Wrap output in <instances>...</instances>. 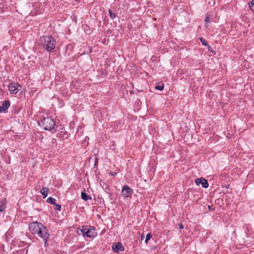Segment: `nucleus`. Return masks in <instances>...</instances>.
I'll use <instances>...</instances> for the list:
<instances>
[{
  "instance_id": "obj_15",
  "label": "nucleus",
  "mask_w": 254,
  "mask_h": 254,
  "mask_svg": "<svg viewBox=\"0 0 254 254\" xmlns=\"http://www.w3.org/2000/svg\"><path fill=\"white\" fill-rule=\"evenodd\" d=\"M109 13L110 17L112 19H114L116 17V14L115 13L113 12L111 9H109Z\"/></svg>"
},
{
  "instance_id": "obj_16",
  "label": "nucleus",
  "mask_w": 254,
  "mask_h": 254,
  "mask_svg": "<svg viewBox=\"0 0 254 254\" xmlns=\"http://www.w3.org/2000/svg\"><path fill=\"white\" fill-rule=\"evenodd\" d=\"M249 5L250 9L254 11V0H252L250 3H249Z\"/></svg>"
},
{
  "instance_id": "obj_2",
  "label": "nucleus",
  "mask_w": 254,
  "mask_h": 254,
  "mask_svg": "<svg viewBox=\"0 0 254 254\" xmlns=\"http://www.w3.org/2000/svg\"><path fill=\"white\" fill-rule=\"evenodd\" d=\"M40 126L43 127L45 130H51L55 129L54 127L55 126V122L51 118L47 117L43 118L41 122L39 123Z\"/></svg>"
},
{
  "instance_id": "obj_1",
  "label": "nucleus",
  "mask_w": 254,
  "mask_h": 254,
  "mask_svg": "<svg viewBox=\"0 0 254 254\" xmlns=\"http://www.w3.org/2000/svg\"><path fill=\"white\" fill-rule=\"evenodd\" d=\"M40 45L48 52H54L56 46L55 38L50 36H44L40 38Z\"/></svg>"
},
{
  "instance_id": "obj_25",
  "label": "nucleus",
  "mask_w": 254,
  "mask_h": 254,
  "mask_svg": "<svg viewBox=\"0 0 254 254\" xmlns=\"http://www.w3.org/2000/svg\"><path fill=\"white\" fill-rule=\"evenodd\" d=\"M208 207H209V209H210V206H208Z\"/></svg>"
},
{
  "instance_id": "obj_21",
  "label": "nucleus",
  "mask_w": 254,
  "mask_h": 254,
  "mask_svg": "<svg viewBox=\"0 0 254 254\" xmlns=\"http://www.w3.org/2000/svg\"><path fill=\"white\" fill-rule=\"evenodd\" d=\"M56 207H55V209L57 210H59V211H60L61 210V206L60 204H57L56 203V204H55V205Z\"/></svg>"
},
{
  "instance_id": "obj_11",
  "label": "nucleus",
  "mask_w": 254,
  "mask_h": 254,
  "mask_svg": "<svg viewBox=\"0 0 254 254\" xmlns=\"http://www.w3.org/2000/svg\"><path fill=\"white\" fill-rule=\"evenodd\" d=\"M81 198L85 201L91 199V197L87 195L85 192H81Z\"/></svg>"
},
{
  "instance_id": "obj_22",
  "label": "nucleus",
  "mask_w": 254,
  "mask_h": 254,
  "mask_svg": "<svg viewBox=\"0 0 254 254\" xmlns=\"http://www.w3.org/2000/svg\"><path fill=\"white\" fill-rule=\"evenodd\" d=\"M179 227L181 229H183L184 228V225L182 223L179 224Z\"/></svg>"
},
{
  "instance_id": "obj_10",
  "label": "nucleus",
  "mask_w": 254,
  "mask_h": 254,
  "mask_svg": "<svg viewBox=\"0 0 254 254\" xmlns=\"http://www.w3.org/2000/svg\"><path fill=\"white\" fill-rule=\"evenodd\" d=\"M49 191V188L47 187H43L40 190L41 193L42 194L43 198H45L48 195V192Z\"/></svg>"
},
{
  "instance_id": "obj_18",
  "label": "nucleus",
  "mask_w": 254,
  "mask_h": 254,
  "mask_svg": "<svg viewBox=\"0 0 254 254\" xmlns=\"http://www.w3.org/2000/svg\"><path fill=\"white\" fill-rule=\"evenodd\" d=\"M151 237H152V236H151V234H150V233L147 234L146 236V238H145V243L147 244L148 243V241L151 238Z\"/></svg>"
},
{
  "instance_id": "obj_6",
  "label": "nucleus",
  "mask_w": 254,
  "mask_h": 254,
  "mask_svg": "<svg viewBox=\"0 0 254 254\" xmlns=\"http://www.w3.org/2000/svg\"><path fill=\"white\" fill-rule=\"evenodd\" d=\"M18 86L19 85L15 82L9 83L8 85V89L10 93L11 94H16L19 91L18 89Z\"/></svg>"
},
{
  "instance_id": "obj_13",
  "label": "nucleus",
  "mask_w": 254,
  "mask_h": 254,
  "mask_svg": "<svg viewBox=\"0 0 254 254\" xmlns=\"http://www.w3.org/2000/svg\"><path fill=\"white\" fill-rule=\"evenodd\" d=\"M47 202L55 205V204H56V199L53 197H50L47 199Z\"/></svg>"
},
{
  "instance_id": "obj_3",
  "label": "nucleus",
  "mask_w": 254,
  "mask_h": 254,
  "mask_svg": "<svg viewBox=\"0 0 254 254\" xmlns=\"http://www.w3.org/2000/svg\"><path fill=\"white\" fill-rule=\"evenodd\" d=\"M35 235H37L38 237L43 239L45 241V245L47 244V241L50 235L47 228L43 224H42V227H40V229H39Z\"/></svg>"
},
{
  "instance_id": "obj_4",
  "label": "nucleus",
  "mask_w": 254,
  "mask_h": 254,
  "mask_svg": "<svg viewBox=\"0 0 254 254\" xmlns=\"http://www.w3.org/2000/svg\"><path fill=\"white\" fill-rule=\"evenodd\" d=\"M42 223L37 222H33L29 225V229L32 234H36L40 227H42Z\"/></svg>"
},
{
  "instance_id": "obj_23",
  "label": "nucleus",
  "mask_w": 254,
  "mask_h": 254,
  "mask_svg": "<svg viewBox=\"0 0 254 254\" xmlns=\"http://www.w3.org/2000/svg\"><path fill=\"white\" fill-rule=\"evenodd\" d=\"M5 111L4 109L3 108L2 106H0V112H3Z\"/></svg>"
},
{
  "instance_id": "obj_7",
  "label": "nucleus",
  "mask_w": 254,
  "mask_h": 254,
  "mask_svg": "<svg viewBox=\"0 0 254 254\" xmlns=\"http://www.w3.org/2000/svg\"><path fill=\"white\" fill-rule=\"evenodd\" d=\"M112 250L114 252L118 253L120 251H124V247L123 246L121 243L118 242L117 243H114L113 244Z\"/></svg>"
},
{
  "instance_id": "obj_8",
  "label": "nucleus",
  "mask_w": 254,
  "mask_h": 254,
  "mask_svg": "<svg viewBox=\"0 0 254 254\" xmlns=\"http://www.w3.org/2000/svg\"><path fill=\"white\" fill-rule=\"evenodd\" d=\"M132 192V190L127 186H125L122 191L123 195L127 197L131 196Z\"/></svg>"
},
{
  "instance_id": "obj_20",
  "label": "nucleus",
  "mask_w": 254,
  "mask_h": 254,
  "mask_svg": "<svg viewBox=\"0 0 254 254\" xmlns=\"http://www.w3.org/2000/svg\"><path fill=\"white\" fill-rule=\"evenodd\" d=\"M155 89L159 90H162L164 89V85H157L155 87Z\"/></svg>"
},
{
  "instance_id": "obj_24",
  "label": "nucleus",
  "mask_w": 254,
  "mask_h": 254,
  "mask_svg": "<svg viewBox=\"0 0 254 254\" xmlns=\"http://www.w3.org/2000/svg\"><path fill=\"white\" fill-rule=\"evenodd\" d=\"M143 237H144V236H143V235H142V236H141V239H142L143 238Z\"/></svg>"
},
{
  "instance_id": "obj_12",
  "label": "nucleus",
  "mask_w": 254,
  "mask_h": 254,
  "mask_svg": "<svg viewBox=\"0 0 254 254\" xmlns=\"http://www.w3.org/2000/svg\"><path fill=\"white\" fill-rule=\"evenodd\" d=\"M10 102L9 100H5L2 103V107L4 109V110L5 111L6 109H7L10 106Z\"/></svg>"
},
{
  "instance_id": "obj_17",
  "label": "nucleus",
  "mask_w": 254,
  "mask_h": 254,
  "mask_svg": "<svg viewBox=\"0 0 254 254\" xmlns=\"http://www.w3.org/2000/svg\"><path fill=\"white\" fill-rule=\"evenodd\" d=\"M6 208V204L4 203L0 205V212L3 211Z\"/></svg>"
},
{
  "instance_id": "obj_9",
  "label": "nucleus",
  "mask_w": 254,
  "mask_h": 254,
  "mask_svg": "<svg viewBox=\"0 0 254 254\" xmlns=\"http://www.w3.org/2000/svg\"><path fill=\"white\" fill-rule=\"evenodd\" d=\"M195 183L197 185H199L201 184L202 187L204 188H207L209 186L207 181L203 178L196 179L195 181Z\"/></svg>"
},
{
  "instance_id": "obj_5",
  "label": "nucleus",
  "mask_w": 254,
  "mask_h": 254,
  "mask_svg": "<svg viewBox=\"0 0 254 254\" xmlns=\"http://www.w3.org/2000/svg\"><path fill=\"white\" fill-rule=\"evenodd\" d=\"M84 237L92 238L95 236V230L94 229H87L82 228L81 230Z\"/></svg>"
},
{
  "instance_id": "obj_19",
  "label": "nucleus",
  "mask_w": 254,
  "mask_h": 254,
  "mask_svg": "<svg viewBox=\"0 0 254 254\" xmlns=\"http://www.w3.org/2000/svg\"><path fill=\"white\" fill-rule=\"evenodd\" d=\"M200 40L203 46H207L208 45L207 42L203 38H200Z\"/></svg>"
},
{
  "instance_id": "obj_14",
  "label": "nucleus",
  "mask_w": 254,
  "mask_h": 254,
  "mask_svg": "<svg viewBox=\"0 0 254 254\" xmlns=\"http://www.w3.org/2000/svg\"><path fill=\"white\" fill-rule=\"evenodd\" d=\"M210 21V20L209 19V15L207 14L205 16V27H206L207 28H208V23H209Z\"/></svg>"
}]
</instances>
